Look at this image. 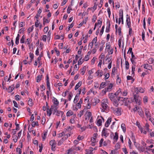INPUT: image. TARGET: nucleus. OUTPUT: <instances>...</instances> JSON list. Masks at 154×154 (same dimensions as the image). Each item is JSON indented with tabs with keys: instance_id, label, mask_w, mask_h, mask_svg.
Listing matches in <instances>:
<instances>
[{
	"instance_id": "0e129e2a",
	"label": "nucleus",
	"mask_w": 154,
	"mask_h": 154,
	"mask_svg": "<svg viewBox=\"0 0 154 154\" xmlns=\"http://www.w3.org/2000/svg\"><path fill=\"white\" fill-rule=\"evenodd\" d=\"M151 18L150 17H149L147 20V25L149 26L150 24V21Z\"/></svg>"
},
{
	"instance_id": "5fc2aeb1",
	"label": "nucleus",
	"mask_w": 154,
	"mask_h": 154,
	"mask_svg": "<svg viewBox=\"0 0 154 154\" xmlns=\"http://www.w3.org/2000/svg\"><path fill=\"white\" fill-rule=\"evenodd\" d=\"M72 96V93H70L68 95V100L69 101L71 100Z\"/></svg>"
},
{
	"instance_id": "603ef678",
	"label": "nucleus",
	"mask_w": 154,
	"mask_h": 154,
	"mask_svg": "<svg viewBox=\"0 0 154 154\" xmlns=\"http://www.w3.org/2000/svg\"><path fill=\"white\" fill-rule=\"evenodd\" d=\"M15 125L16 126V128L15 130H19L20 129L19 127V124H17V122H16L15 123Z\"/></svg>"
},
{
	"instance_id": "4468645a",
	"label": "nucleus",
	"mask_w": 154,
	"mask_h": 154,
	"mask_svg": "<svg viewBox=\"0 0 154 154\" xmlns=\"http://www.w3.org/2000/svg\"><path fill=\"white\" fill-rule=\"evenodd\" d=\"M144 68L145 69H148L150 70H151V69H152L151 66H150L147 64H144Z\"/></svg>"
},
{
	"instance_id": "a18cd8bd",
	"label": "nucleus",
	"mask_w": 154,
	"mask_h": 154,
	"mask_svg": "<svg viewBox=\"0 0 154 154\" xmlns=\"http://www.w3.org/2000/svg\"><path fill=\"white\" fill-rule=\"evenodd\" d=\"M145 33L144 31V30H143L142 32V39L143 41H144V39H145Z\"/></svg>"
},
{
	"instance_id": "58836bf2",
	"label": "nucleus",
	"mask_w": 154,
	"mask_h": 154,
	"mask_svg": "<svg viewBox=\"0 0 154 154\" xmlns=\"http://www.w3.org/2000/svg\"><path fill=\"white\" fill-rule=\"evenodd\" d=\"M49 22V20L48 19H46L45 18H43V24L44 25L45 23H48Z\"/></svg>"
},
{
	"instance_id": "ddd939ff",
	"label": "nucleus",
	"mask_w": 154,
	"mask_h": 154,
	"mask_svg": "<svg viewBox=\"0 0 154 154\" xmlns=\"http://www.w3.org/2000/svg\"><path fill=\"white\" fill-rule=\"evenodd\" d=\"M53 102L54 103V104L56 105V106H58L59 103L57 100L54 97H53Z\"/></svg>"
},
{
	"instance_id": "3c124183",
	"label": "nucleus",
	"mask_w": 154,
	"mask_h": 154,
	"mask_svg": "<svg viewBox=\"0 0 154 154\" xmlns=\"http://www.w3.org/2000/svg\"><path fill=\"white\" fill-rule=\"evenodd\" d=\"M84 112L83 110H81L80 111L79 114H78V116H79L80 117H81L83 115Z\"/></svg>"
},
{
	"instance_id": "774afa93",
	"label": "nucleus",
	"mask_w": 154,
	"mask_h": 154,
	"mask_svg": "<svg viewBox=\"0 0 154 154\" xmlns=\"http://www.w3.org/2000/svg\"><path fill=\"white\" fill-rule=\"evenodd\" d=\"M29 57L31 58V60H32L34 58V55L33 54L31 53H30L29 54Z\"/></svg>"
},
{
	"instance_id": "864d4df0",
	"label": "nucleus",
	"mask_w": 154,
	"mask_h": 154,
	"mask_svg": "<svg viewBox=\"0 0 154 154\" xmlns=\"http://www.w3.org/2000/svg\"><path fill=\"white\" fill-rule=\"evenodd\" d=\"M16 151L17 152H19L20 154H21L22 152L21 149L20 148H17L16 149Z\"/></svg>"
},
{
	"instance_id": "4c0bfd02",
	"label": "nucleus",
	"mask_w": 154,
	"mask_h": 154,
	"mask_svg": "<svg viewBox=\"0 0 154 154\" xmlns=\"http://www.w3.org/2000/svg\"><path fill=\"white\" fill-rule=\"evenodd\" d=\"M64 140V138H62L58 143L57 144L58 145H60L63 143Z\"/></svg>"
},
{
	"instance_id": "5701e85b",
	"label": "nucleus",
	"mask_w": 154,
	"mask_h": 154,
	"mask_svg": "<svg viewBox=\"0 0 154 154\" xmlns=\"http://www.w3.org/2000/svg\"><path fill=\"white\" fill-rule=\"evenodd\" d=\"M96 73L97 74V75H99L100 77H101L103 75V72L101 71L98 70Z\"/></svg>"
},
{
	"instance_id": "2eb2a0df",
	"label": "nucleus",
	"mask_w": 154,
	"mask_h": 154,
	"mask_svg": "<svg viewBox=\"0 0 154 154\" xmlns=\"http://www.w3.org/2000/svg\"><path fill=\"white\" fill-rule=\"evenodd\" d=\"M35 25L36 27H38L39 26H40V28H41V25L40 23L39 20L37 19L36 21L35 22Z\"/></svg>"
},
{
	"instance_id": "412c9836",
	"label": "nucleus",
	"mask_w": 154,
	"mask_h": 154,
	"mask_svg": "<svg viewBox=\"0 0 154 154\" xmlns=\"http://www.w3.org/2000/svg\"><path fill=\"white\" fill-rule=\"evenodd\" d=\"M63 113L62 111L58 110L56 112V113L55 114L57 116H59L60 115H62Z\"/></svg>"
},
{
	"instance_id": "f704fd0d",
	"label": "nucleus",
	"mask_w": 154,
	"mask_h": 154,
	"mask_svg": "<svg viewBox=\"0 0 154 154\" xmlns=\"http://www.w3.org/2000/svg\"><path fill=\"white\" fill-rule=\"evenodd\" d=\"M125 69H128L129 68V63L126 60L125 62Z\"/></svg>"
},
{
	"instance_id": "6ab92c4d",
	"label": "nucleus",
	"mask_w": 154,
	"mask_h": 154,
	"mask_svg": "<svg viewBox=\"0 0 154 154\" xmlns=\"http://www.w3.org/2000/svg\"><path fill=\"white\" fill-rule=\"evenodd\" d=\"M118 134L117 132H116L115 133V135L113 137L114 140L115 142H116L118 139Z\"/></svg>"
},
{
	"instance_id": "b1692460",
	"label": "nucleus",
	"mask_w": 154,
	"mask_h": 154,
	"mask_svg": "<svg viewBox=\"0 0 154 154\" xmlns=\"http://www.w3.org/2000/svg\"><path fill=\"white\" fill-rule=\"evenodd\" d=\"M42 77V75H38L36 78V82H39L41 80Z\"/></svg>"
},
{
	"instance_id": "338daca9",
	"label": "nucleus",
	"mask_w": 154,
	"mask_h": 154,
	"mask_svg": "<svg viewBox=\"0 0 154 154\" xmlns=\"http://www.w3.org/2000/svg\"><path fill=\"white\" fill-rule=\"evenodd\" d=\"M13 102L14 103V106L16 107L17 108L18 107V105L17 103L15 100H13Z\"/></svg>"
},
{
	"instance_id": "cd10ccee",
	"label": "nucleus",
	"mask_w": 154,
	"mask_h": 154,
	"mask_svg": "<svg viewBox=\"0 0 154 154\" xmlns=\"http://www.w3.org/2000/svg\"><path fill=\"white\" fill-rule=\"evenodd\" d=\"M79 95L76 94L75 96V98H74L73 102L75 103H76L78 100L79 99Z\"/></svg>"
},
{
	"instance_id": "4be33fe9",
	"label": "nucleus",
	"mask_w": 154,
	"mask_h": 154,
	"mask_svg": "<svg viewBox=\"0 0 154 154\" xmlns=\"http://www.w3.org/2000/svg\"><path fill=\"white\" fill-rule=\"evenodd\" d=\"M106 83L105 82H102L100 85V87L99 88V89H101L102 88H104L106 86Z\"/></svg>"
},
{
	"instance_id": "bb28decb",
	"label": "nucleus",
	"mask_w": 154,
	"mask_h": 154,
	"mask_svg": "<svg viewBox=\"0 0 154 154\" xmlns=\"http://www.w3.org/2000/svg\"><path fill=\"white\" fill-rule=\"evenodd\" d=\"M116 71H117V69L116 67H114L112 68V76L113 77V76H114V75H115V73L116 72Z\"/></svg>"
},
{
	"instance_id": "393cba45",
	"label": "nucleus",
	"mask_w": 154,
	"mask_h": 154,
	"mask_svg": "<svg viewBox=\"0 0 154 154\" xmlns=\"http://www.w3.org/2000/svg\"><path fill=\"white\" fill-rule=\"evenodd\" d=\"M119 18H120L121 19H123V11L122 10H120L119 12Z\"/></svg>"
},
{
	"instance_id": "69168bd1",
	"label": "nucleus",
	"mask_w": 154,
	"mask_h": 154,
	"mask_svg": "<svg viewBox=\"0 0 154 154\" xmlns=\"http://www.w3.org/2000/svg\"><path fill=\"white\" fill-rule=\"evenodd\" d=\"M109 73H107L105 75V80H106L109 77Z\"/></svg>"
},
{
	"instance_id": "9b49d317",
	"label": "nucleus",
	"mask_w": 154,
	"mask_h": 154,
	"mask_svg": "<svg viewBox=\"0 0 154 154\" xmlns=\"http://www.w3.org/2000/svg\"><path fill=\"white\" fill-rule=\"evenodd\" d=\"M111 119L112 118L111 117L108 118L105 124V126L106 127H108L109 126L111 121Z\"/></svg>"
},
{
	"instance_id": "f257e3e1",
	"label": "nucleus",
	"mask_w": 154,
	"mask_h": 154,
	"mask_svg": "<svg viewBox=\"0 0 154 154\" xmlns=\"http://www.w3.org/2000/svg\"><path fill=\"white\" fill-rule=\"evenodd\" d=\"M122 94L121 90L119 89L115 94L110 93L109 94V96L111 101L112 102L113 105L116 107L118 106L119 102L120 101H123L125 99V98L121 97Z\"/></svg>"
},
{
	"instance_id": "4d7b16f0",
	"label": "nucleus",
	"mask_w": 154,
	"mask_h": 154,
	"mask_svg": "<svg viewBox=\"0 0 154 154\" xmlns=\"http://www.w3.org/2000/svg\"><path fill=\"white\" fill-rule=\"evenodd\" d=\"M128 143V144H129V147L130 148V149H132V147H131V144L132 143H131V140H130V139L129 138V139Z\"/></svg>"
},
{
	"instance_id": "1a4fd4ad",
	"label": "nucleus",
	"mask_w": 154,
	"mask_h": 154,
	"mask_svg": "<svg viewBox=\"0 0 154 154\" xmlns=\"http://www.w3.org/2000/svg\"><path fill=\"white\" fill-rule=\"evenodd\" d=\"M144 112L147 118L151 117V114L148 109L145 108Z\"/></svg>"
},
{
	"instance_id": "6e6d98bb",
	"label": "nucleus",
	"mask_w": 154,
	"mask_h": 154,
	"mask_svg": "<svg viewBox=\"0 0 154 154\" xmlns=\"http://www.w3.org/2000/svg\"><path fill=\"white\" fill-rule=\"evenodd\" d=\"M97 17L95 15H94L92 19V22H95L97 19Z\"/></svg>"
},
{
	"instance_id": "6e6552de",
	"label": "nucleus",
	"mask_w": 154,
	"mask_h": 154,
	"mask_svg": "<svg viewBox=\"0 0 154 154\" xmlns=\"http://www.w3.org/2000/svg\"><path fill=\"white\" fill-rule=\"evenodd\" d=\"M127 19H126V22L127 25L128 26V28L129 29H131V22L130 16H128V14L126 15Z\"/></svg>"
},
{
	"instance_id": "c756f323",
	"label": "nucleus",
	"mask_w": 154,
	"mask_h": 154,
	"mask_svg": "<svg viewBox=\"0 0 154 154\" xmlns=\"http://www.w3.org/2000/svg\"><path fill=\"white\" fill-rule=\"evenodd\" d=\"M113 86V85L112 83H110L107 88H106L107 91H109L111 89Z\"/></svg>"
},
{
	"instance_id": "39448f33",
	"label": "nucleus",
	"mask_w": 154,
	"mask_h": 154,
	"mask_svg": "<svg viewBox=\"0 0 154 154\" xmlns=\"http://www.w3.org/2000/svg\"><path fill=\"white\" fill-rule=\"evenodd\" d=\"M50 144L51 146V149L54 151L56 145L55 140H51L50 142Z\"/></svg>"
},
{
	"instance_id": "2f4dec72",
	"label": "nucleus",
	"mask_w": 154,
	"mask_h": 154,
	"mask_svg": "<svg viewBox=\"0 0 154 154\" xmlns=\"http://www.w3.org/2000/svg\"><path fill=\"white\" fill-rule=\"evenodd\" d=\"M91 112H88L87 114L86 119H87V118H88V119H90V118L91 117Z\"/></svg>"
},
{
	"instance_id": "423d86ee",
	"label": "nucleus",
	"mask_w": 154,
	"mask_h": 154,
	"mask_svg": "<svg viewBox=\"0 0 154 154\" xmlns=\"http://www.w3.org/2000/svg\"><path fill=\"white\" fill-rule=\"evenodd\" d=\"M114 112L116 115L117 116L120 115L121 114V108H116L114 110Z\"/></svg>"
},
{
	"instance_id": "c9c22d12",
	"label": "nucleus",
	"mask_w": 154,
	"mask_h": 154,
	"mask_svg": "<svg viewBox=\"0 0 154 154\" xmlns=\"http://www.w3.org/2000/svg\"><path fill=\"white\" fill-rule=\"evenodd\" d=\"M25 37L24 35H23L20 40V43H24L25 42Z\"/></svg>"
},
{
	"instance_id": "e433bc0d",
	"label": "nucleus",
	"mask_w": 154,
	"mask_h": 154,
	"mask_svg": "<svg viewBox=\"0 0 154 154\" xmlns=\"http://www.w3.org/2000/svg\"><path fill=\"white\" fill-rule=\"evenodd\" d=\"M51 32L50 30L47 34V39L48 40H50L51 39Z\"/></svg>"
},
{
	"instance_id": "7ed1b4c3",
	"label": "nucleus",
	"mask_w": 154,
	"mask_h": 154,
	"mask_svg": "<svg viewBox=\"0 0 154 154\" xmlns=\"http://www.w3.org/2000/svg\"><path fill=\"white\" fill-rule=\"evenodd\" d=\"M102 23V20H97V22L95 23L94 29H95L96 28H97V29H99L101 26Z\"/></svg>"
},
{
	"instance_id": "680f3d73",
	"label": "nucleus",
	"mask_w": 154,
	"mask_h": 154,
	"mask_svg": "<svg viewBox=\"0 0 154 154\" xmlns=\"http://www.w3.org/2000/svg\"><path fill=\"white\" fill-rule=\"evenodd\" d=\"M149 125H148L147 123H146L145 125V128H146V129L147 131H148L149 130Z\"/></svg>"
},
{
	"instance_id": "79ce46f5",
	"label": "nucleus",
	"mask_w": 154,
	"mask_h": 154,
	"mask_svg": "<svg viewBox=\"0 0 154 154\" xmlns=\"http://www.w3.org/2000/svg\"><path fill=\"white\" fill-rule=\"evenodd\" d=\"M25 25V23L24 22H21L19 25V27L20 28L24 26Z\"/></svg>"
},
{
	"instance_id": "de8ad7c7",
	"label": "nucleus",
	"mask_w": 154,
	"mask_h": 154,
	"mask_svg": "<svg viewBox=\"0 0 154 154\" xmlns=\"http://www.w3.org/2000/svg\"><path fill=\"white\" fill-rule=\"evenodd\" d=\"M26 40V43L28 45H29L31 42L30 39L29 38H27Z\"/></svg>"
},
{
	"instance_id": "13d9d810",
	"label": "nucleus",
	"mask_w": 154,
	"mask_h": 154,
	"mask_svg": "<svg viewBox=\"0 0 154 154\" xmlns=\"http://www.w3.org/2000/svg\"><path fill=\"white\" fill-rule=\"evenodd\" d=\"M123 151L124 152L125 154H127L128 153V152L127 149L125 148H124L122 149Z\"/></svg>"
},
{
	"instance_id": "72a5a7b5",
	"label": "nucleus",
	"mask_w": 154,
	"mask_h": 154,
	"mask_svg": "<svg viewBox=\"0 0 154 154\" xmlns=\"http://www.w3.org/2000/svg\"><path fill=\"white\" fill-rule=\"evenodd\" d=\"M106 29H109L110 26V22L109 21H107L106 23Z\"/></svg>"
},
{
	"instance_id": "f3484780",
	"label": "nucleus",
	"mask_w": 154,
	"mask_h": 154,
	"mask_svg": "<svg viewBox=\"0 0 154 154\" xmlns=\"http://www.w3.org/2000/svg\"><path fill=\"white\" fill-rule=\"evenodd\" d=\"M134 99L131 98L130 100H127L125 102V106H128L130 103H131L133 101Z\"/></svg>"
},
{
	"instance_id": "ea45409f",
	"label": "nucleus",
	"mask_w": 154,
	"mask_h": 154,
	"mask_svg": "<svg viewBox=\"0 0 154 154\" xmlns=\"http://www.w3.org/2000/svg\"><path fill=\"white\" fill-rule=\"evenodd\" d=\"M135 65H133L132 66V74H134V72L135 70Z\"/></svg>"
},
{
	"instance_id": "7c9ffc66",
	"label": "nucleus",
	"mask_w": 154,
	"mask_h": 154,
	"mask_svg": "<svg viewBox=\"0 0 154 154\" xmlns=\"http://www.w3.org/2000/svg\"><path fill=\"white\" fill-rule=\"evenodd\" d=\"M102 120L101 119H99L97 122V125L99 126H100L102 125Z\"/></svg>"
},
{
	"instance_id": "bf43d9fd",
	"label": "nucleus",
	"mask_w": 154,
	"mask_h": 154,
	"mask_svg": "<svg viewBox=\"0 0 154 154\" xmlns=\"http://www.w3.org/2000/svg\"><path fill=\"white\" fill-rule=\"evenodd\" d=\"M97 41V37H96L94 38L93 39L92 42H93V43H94L95 44H96Z\"/></svg>"
},
{
	"instance_id": "052dcab7",
	"label": "nucleus",
	"mask_w": 154,
	"mask_h": 154,
	"mask_svg": "<svg viewBox=\"0 0 154 154\" xmlns=\"http://www.w3.org/2000/svg\"><path fill=\"white\" fill-rule=\"evenodd\" d=\"M144 102H147L148 101V98L146 96H144L143 98Z\"/></svg>"
},
{
	"instance_id": "c85d7f7f",
	"label": "nucleus",
	"mask_w": 154,
	"mask_h": 154,
	"mask_svg": "<svg viewBox=\"0 0 154 154\" xmlns=\"http://www.w3.org/2000/svg\"><path fill=\"white\" fill-rule=\"evenodd\" d=\"M73 112L71 110H69L66 113V115L67 116H70L73 114Z\"/></svg>"
},
{
	"instance_id": "c03bdc74",
	"label": "nucleus",
	"mask_w": 154,
	"mask_h": 154,
	"mask_svg": "<svg viewBox=\"0 0 154 154\" xmlns=\"http://www.w3.org/2000/svg\"><path fill=\"white\" fill-rule=\"evenodd\" d=\"M117 82H119V83L121 82V78L119 77V75H118L117 76Z\"/></svg>"
},
{
	"instance_id": "9d476101",
	"label": "nucleus",
	"mask_w": 154,
	"mask_h": 154,
	"mask_svg": "<svg viewBox=\"0 0 154 154\" xmlns=\"http://www.w3.org/2000/svg\"><path fill=\"white\" fill-rule=\"evenodd\" d=\"M138 109V112L139 115L142 118H143L144 117V115L143 111L142 110L141 108H139Z\"/></svg>"
},
{
	"instance_id": "09e8293b",
	"label": "nucleus",
	"mask_w": 154,
	"mask_h": 154,
	"mask_svg": "<svg viewBox=\"0 0 154 154\" xmlns=\"http://www.w3.org/2000/svg\"><path fill=\"white\" fill-rule=\"evenodd\" d=\"M110 46L109 44V43H107L106 44V48L108 49H109L110 48Z\"/></svg>"
},
{
	"instance_id": "f8f14e48",
	"label": "nucleus",
	"mask_w": 154,
	"mask_h": 154,
	"mask_svg": "<svg viewBox=\"0 0 154 154\" xmlns=\"http://www.w3.org/2000/svg\"><path fill=\"white\" fill-rule=\"evenodd\" d=\"M53 111V106H51V108H50L49 110L48 108H47V113L48 115L49 116H50L52 113V111Z\"/></svg>"
},
{
	"instance_id": "dca6fc26",
	"label": "nucleus",
	"mask_w": 154,
	"mask_h": 154,
	"mask_svg": "<svg viewBox=\"0 0 154 154\" xmlns=\"http://www.w3.org/2000/svg\"><path fill=\"white\" fill-rule=\"evenodd\" d=\"M137 148L138 149L140 152H143L145 150V147L142 146H139L137 147V146H136Z\"/></svg>"
},
{
	"instance_id": "8fccbe9b",
	"label": "nucleus",
	"mask_w": 154,
	"mask_h": 154,
	"mask_svg": "<svg viewBox=\"0 0 154 154\" xmlns=\"http://www.w3.org/2000/svg\"><path fill=\"white\" fill-rule=\"evenodd\" d=\"M136 90L137 91L138 90L139 92H140L141 93H143V90L141 88H140L139 89H138V88H136Z\"/></svg>"
},
{
	"instance_id": "f03ea898",
	"label": "nucleus",
	"mask_w": 154,
	"mask_h": 154,
	"mask_svg": "<svg viewBox=\"0 0 154 154\" xmlns=\"http://www.w3.org/2000/svg\"><path fill=\"white\" fill-rule=\"evenodd\" d=\"M101 103V106L103 108L102 110V112H104L108 107L106 103L107 102V100L105 99L102 101Z\"/></svg>"
},
{
	"instance_id": "a878e982",
	"label": "nucleus",
	"mask_w": 154,
	"mask_h": 154,
	"mask_svg": "<svg viewBox=\"0 0 154 154\" xmlns=\"http://www.w3.org/2000/svg\"><path fill=\"white\" fill-rule=\"evenodd\" d=\"M82 82H79L75 85V90H77L79 88L81 85Z\"/></svg>"
},
{
	"instance_id": "a211bd4d",
	"label": "nucleus",
	"mask_w": 154,
	"mask_h": 154,
	"mask_svg": "<svg viewBox=\"0 0 154 154\" xmlns=\"http://www.w3.org/2000/svg\"><path fill=\"white\" fill-rule=\"evenodd\" d=\"M14 89V85H12L11 86L9 87L8 88V92L9 93L11 92Z\"/></svg>"
},
{
	"instance_id": "aec40b11",
	"label": "nucleus",
	"mask_w": 154,
	"mask_h": 154,
	"mask_svg": "<svg viewBox=\"0 0 154 154\" xmlns=\"http://www.w3.org/2000/svg\"><path fill=\"white\" fill-rule=\"evenodd\" d=\"M121 128L124 133H125L126 131V128L125 124L122 123L121 125Z\"/></svg>"
},
{
	"instance_id": "0eeeda50",
	"label": "nucleus",
	"mask_w": 154,
	"mask_h": 154,
	"mask_svg": "<svg viewBox=\"0 0 154 154\" xmlns=\"http://www.w3.org/2000/svg\"><path fill=\"white\" fill-rule=\"evenodd\" d=\"M107 130V129L104 128H103L102 132V135H103L105 137H106L109 134Z\"/></svg>"
},
{
	"instance_id": "20e7f679",
	"label": "nucleus",
	"mask_w": 154,
	"mask_h": 154,
	"mask_svg": "<svg viewBox=\"0 0 154 154\" xmlns=\"http://www.w3.org/2000/svg\"><path fill=\"white\" fill-rule=\"evenodd\" d=\"M134 99L136 104L140 105L141 103L140 97L138 96L136 94L134 95Z\"/></svg>"
},
{
	"instance_id": "e2e57ef3",
	"label": "nucleus",
	"mask_w": 154,
	"mask_h": 154,
	"mask_svg": "<svg viewBox=\"0 0 154 154\" xmlns=\"http://www.w3.org/2000/svg\"><path fill=\"white\" fill-rule=\"evenodd\" d=\"M104 141L103 138H101L99 144L100 145V147H101L102 145V143Z\"/></svg>"
},
{
	"instance_id": "473e14b6",
	"label": "nucleus",
	"mask_w": 154,
	"mask_h": 154,
	"mask_svg": "<svg viewBox=\"0 0 154 154\" xmlns=\"http://www.w3.org/2000/svg\"><path fill=\"white\" fill-rule=\"evenodd\" d=\"M57 106H53V114H54L56 113V112L58 110H57L58 108Z\"/></svg>"
},
{
	"instance_id": "37998d69",
	"label": "nucleus",
	"mask_w": 154,
	"mask_h": 154,
	"mask_svg": "<svg viewBox=\"0 0 154 154\" xmlns=\"http://www.w3.org/2000/svg\"><path fill=\"white\" fill-rule=\"evenodd\" d=\"M12 137L13 138H14V139H13V141L15 142H16L18 140V137L16 135L13 136Z\"/></svg>"
},
{
	"instance_id": "49530a36",
	"label": "nucleus",
	"mask_w": 154,
	"mask_h": 154,
	"mask_svg": "<svg viewBox=\"0 0 154 154\" xmlns=\"http://www.w3.org/2000/svg\"><path fill=\"white\" fill-rule=\"evenodd\" d=\"M32 127H34L35 126V125H38V122H32Z\"/></svg>"
},
{
	"instance_id": "a19ab883",
	"label": "nucleus",
	"mask_w": 154,
	"mask_h": 154,
	"mask_svg": "<svg viewBox=\"0 0 154 154\" xmlns=\"http://www.w3.org/2000/svg\"><path fill=\"white\" fill-rule=\"evenodd\" d=\"M28 104L30 106H32V99L29 98L28 100Z\"/></svg>"
}]
</instances>
